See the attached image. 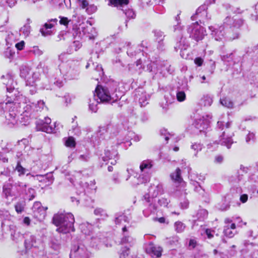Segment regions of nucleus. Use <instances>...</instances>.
Returning a JSON list of instances; mask_svg holds the SVG:
<instances>
[{"label": "nucleus", "mask_w": 258, "mask_h": 258, "mask_svg": "<svg viewBox=\"0 0 258 258\" xmlns=\"http://www.w3.org/2000/svg\"><path fill=\"white\" fill-rule=\"evenodd\" d=\"M3 83L7 89V98L6 108H9V112L6 116L7 123L14 125L18 123L19 115L22 119L26 117L28 119L35 111H40L46 107L43 100H39L37 104H34L29 99L20 94L15 88L16 83L14 81V77L12 74L8 73L2 77Z\"/></svg>", "instance_id": "f257e3e1"}, {"label": "nucleus", "mask_w": 258, "mask_h": 258, "mask_svg": "<svg viewBox=\"0 0 258 258\" xmlns=\"http://www.w3.org/2000/svg\"><path fill=\"white\" fill-rule=\"evenodd\" d=\"M52 221L53 223L58 227L57 231L58 232L68 233L75 231V218L71 213L55 214L53 217Z\"/></svg>", "instance_id": "f03ea898"}, {"label": "nucleus", "mask_w": 258, "mask_h": 258, "mask_svg": "<svg viewBox=\"0 0 258 258\" xmlns=\"http://www.w3.org/2000/svg\"><path fill=\"white\" fill-rule=\"evenodd\" d=\"M231 125L230 122L225 123L223 121H218L217 128L221 133H220L218 141H216L213 144L226 146L227 149H230L234 143L232 137L234 134L229 129Z\"/></svg>", "instance_id": "7ed1b4c3"}, {"label": "nucleus", "mask_w": 258, "mask_h": 258, "mask_svg": "<svg viewBox=\"0 0 258 258\" xmlns=\"http://www.w3.org/2000/svg\"><path fill=\"white\" fill-rule=\"evenodd\" d=\"M60 73L65 79H77L80 74L79 62L74 60H69L60 63L58 66Z\"/></svg>", "instance_id": "20e7f679"}, {"label": "nucleus", "mask_w": 258, "mask_h": 258, "mask_svg": "<svg viewBox=\"0 0 258 258\" xmlns=\"http://www.w3.org/2000/svg\"><path fill=\"white\" fill-rule=\"evenodd\" d=\"M170 177L175 183L176 186L174 195L176 197H179L186 195V189H185L186 183L181 177L180 169L177 168L175 172L170 174Z\"/></svg>", "instance_id": "39448f33"}, {"label": "nucleus", "mask_w": 258, "mask_h": 258, "mask_svg": "<svg viewBox=\"0 0 258 258\" xmlns=\"http://www.w3.org/2000/svg\"><path fill=\"white\" fill-rule=\"evenodd\" d=\"M189 37L197 41L202 40L206 35V30L198 22L192 23L187 27Z\"/></svg>", "instance_id": "423d86ee"}, {"label": "nucleus", "mask_w": 258, "mask_h": 258, "mask_svg": "<svg viewBox=\"0 0 258 258\" xmlns=\"http://www.w3.org/2000/svg\"><path fill=\"white\" fill-rule=\"evenodd\" d=\"M94 97L100 103L111 102L113 98L111 96L107 88L98 85L95 89Z\"/></svg>", "instance_id": "0eeeda50"}, {"label": "nucleus", "mask_w": 258, "mask_h": 258, "mask_svg": "<svg viewBox=\"0 0 258 258\" xmlns=\"http://www.w3.org/2000/svg\"><path fill=\"white\" fill-rule=\"evenodd\" d=\"M144 200V204L147 208L143 210V213L145 217H148L157 210V207L155 204L156 200L151 198L149 195H145Z\"/></svg>", "instance_id": "6e6552de"}, {"label": "nucleus", "mask_w": 258, "mask_h": 258, "mask_svg": "<svg viewBox=\"0 0 258 258\" xmlns=\"http://www.w3.org/2000/svg\"><path fill=\"white\" fill-rule=\"evenodd\" d=\"M212 118L211 114L203 116L195 120L194 125L200 133L205 132L210 127Z\"/></svg>", "instance_id": "1a4fd4ad"}, {"label": "nucleus", "mask_w": 258, "mask_h": 258, "mask_svg": "<svg viewBox=\"0 0 258 258\" xmlns=\"http://www.w3.org/2000/svg\"><path fill=\"white\" fill-rule=\"evenodd\" d=\"M95 181L91 180L90 182L81 181L79 184V187H78L77 193L79 195H82L85 197L86 194L90 192L93 190L96 189Z\"/></svg>", "instance_id": "9d476101"}, {"label": "nucleus", "mask_w": 258, "mask_h": 258, "mask_svg": "<svg viewBox=\"0 0 258 258\" xmlns=\"http://www.w3.org/2000/svg\"><path fill=\"white\" fill-rule=\"evenodd\" d=\"M111 148V150L109 149L105 150L102 159L105 162L111 160L110 163L114 165L116 163V160L118 159V155L117 150L114 148V146H112Z\"/></svg>", "instance_id": "9b49d317"}, {"label": "nucleus", "mask_w": 258, "mask_h": 258, "mask_svg": "<svg viewBox=\"0 0 258 258\" xmlns=\"http://www.w3.org/2000/svg\"><path fill=\"white\" fill-rule=\"evenodd\" d=\"M12 182V178H10L9 182H6L3 185V195L6 199L18 195Z\"/></svg>", "instance_id": "f8f14e48"}, {"label": "nucleus", "mask_w": 258, "mask_h": 258, "mask_svg": "<svg viewBox=\"0 0 258 258\" xmlns=\"http://www.w3.org/2000/svg\"><path fill=\"white\" fill-rule=\"evenodd\" d=\"M150 175L148 173H141L138 175L137 174L131 178V184L133 186H136L140 184L146 183L150 181Z\"/></svg>", "instance_id": "ddd939ff"}, {"label": "nucleus", "mask_w": 258, "mask_h": 258, "mask_svg": "<svg viewBox=\"0 0 258 258\" xmlns=\"http://www.w3.org/2000/svg\"><path fill=\"white\" fill-rule=\"evenodd\" d=\"M209 29L211 31V35L216 41H222L225 39V32L224 26H220L218 28L210 26Z\"/></svg>", "instance_id": "4468645a"}, {"label": "nucleus", "mask_w": 258, "mask_h": 258, "mask_svg": "<svg viewBox=\"0 0 258 258\" xmlns=\"http://www.w3.org/2000/svg\"><path fill=\"white\" fill-rule=\"evenodd\" d=\"M232 220L229 218H226L225 220V223L226 224L224 226V235L229 238H231L236 233V226L234 223H232Z\"/></svg>", "instance_id": "2eb2a0df"}, {"label": "nucleus", "mask_w": 258, "mask_h": 258, "mask_svg": "<svg viewBox=\"0 0 258 258\" xmlns=\"http://www.w3.org/2000/svg\"><path fill=\"white\" fill-rule=\"evenodd\" d=\"M135 93V99L138 101L141 107H144L148 103L149 96L147 95L142 89L136 90Z\"/></svg>", "instance_id": "dca6fc26"}, {"label": "nucleus", "mask_w": 258, "mask_h": 258, "mask_svg": "<svg viewBox=\"0 0 258 258\" xmlns=\"http://www.w3.org/2000/svg\"><path fill=\"white\" fill-rule=\"evenodd\" d=\"M162 248L152 242L148 243L146 246V252L152 256L159 257L162 255Z\"/></svg>", "instance_id": "f3484780"}, {"label": "nucleus", "mask_w": 258, "mask_h": 258, "mask_svg": "<svg viewBox=\"0 0 258 258\" xmlns=\"http://www.w3.org/2000/svg\"><path fill=\"white\" fill-rule=\"evenodd\" d=\"M243 254H248L249 258H258V245L252 243H248L245 248L242 250Z\"/></svg>", "instance_id": "a211bd4d"}, {"label": "nucleus", "mask_w": 258, "mask_h": 258, "mask_svg": "<svg viewBox=\"0 0 258 258\" xmlns=\"http://www.w3.org/2000/svg\"><path fill=\"white\" fill-rule=\"evenodd\" d=\"M130 227L124 225L122 228L123 237L121 239V244H127L130 246H133L135 243V239L130 235L128 229Z\"/></svg>", "instance_id": "6ab92c4d"}, {"label": "nucleus", "mask_w": 258, "mask_h": 258, "mask_svg": "<svg viewBox=\"0 0 258 258\" xmlns=\"http://www.w3.org/2000/svg\"><path fill=\"white\" fill-rule=\"evenodd\" d=\"M47 210V207H42L41 203L39 202H35L32 207V210L35 213V216H38L37 214H39V218L40 219L44 218L45 217Z\"/></svg>", "instance_id": "aec40b11"}, {"label": "nucleus", "mask_w": 258, "mask_h": 258, "mask_svg": "<svg viewBox=\"0 0 258 258\" xmlns=\"http://www.w3.org/2000/svg\"><path fill=\"white\" fill-rule=\"evenodd\" d=\"M154 34V37L156 41L158 43L157 48L159 49H162L164 45V39L165 37V35L164 32L160 30H154L153 31Z\"/></svg>", "instance_id": "412c9836"}, {"label": "nucleus", "mask_w": 258, "mask_h": 258, "mask_svg": "<svg viewBox=\"0 0 258 258\" xmlns=\"http://www.w3.org/2000/svg\"><path fill=\"white\" fill-rule=\"evenodd\" d=\"M130 218L128 216L125 215L123 213H118L115 215L114 222L116 225H122L123 227L125 225L126 223L128 224Z\"/></svg>", "instance_id": "4be33fe9"}, {"label": "nucleus", "mask_w": 258, "mask_h": 258, "mask_svg": "<svg viewBox=\"0 0 258 258\" xmlns=\"http://www.w3.org/2000/svg\"><path fill=\"white\" fill-rule=\"evenodd\" d=\"M57 20L56 19H51L48 23L44 24V27L40 29V31L43 36L51 35V29L55 24H56Z\"/></svg>", "instance_id": "5701e85b"}, {"label": "nucleus", "mask_w": 258, "mask_h": 258, "mask_svg": "<svg viewBox=\"0 0 258 258\" xmlns=\"http://www.w3.org/2000/svg\"><path fill=\"white\" fill-rule=\"evenodd\" d=\"M100 236V234L92 235L89 240V246L95 249H99L102 245Z\"/></svg>", "instance_id": "b1692460"}, {"label": "nucleus", "mask_w": 258, "mask_h": 258, "mask_svg": "<svg viewBox=\"0 0 258 258\" xmlns=\"http://www.w3.org/2000/svg\"><path fill=\"white\" fill-rule=\"evenodd\" d=\"M164 192L163 185L161 184H158L156 186H151L149 189V195L151 198H155L157 196L162 195Z\"/></svg>", "instance_id": "393cba45"}, {"label": "nucleus", "mask_w": 258, "mask_h": 258, "mask_svg": "<svg viewBox=\"0 0 258 258\" xmlns=\"http://www.w3.org/2000/svg\"><path fill=\"white\" fill-rule=\"evenodd\" d=\"M51 119L48 117L44 118V120L41 121V126L39 127V129L42 132H46L47 133H51L55 131L54 127H52L49 125L51 123Z\"/></svg>", "instance_id": "a878e982"}, {"label": "nucleus", "mask_w": 258, "mask_h": 258, "mask_svg": "<svg viewBox=\"0 0 258 258\" xmlns=\"http://www.w3.org/2000/svg\"><path fill=\"white\" fill-rule=\"evenodd\" d=\"M153 165V162L151 160H145L143 161L140 165V169L141 173L146 174V173H149V171L152 168Z\"/></svg>", "instance_id": "bb28decb"}, {"label": "nucleus", "mask_w": 258, "mask_h": 258, "mask_svg": "<svg viewBox=\"0 0 258 258\" xmlns=\"http://www.w3.org/2000/svg\"><path fill=\"white\" fill-rule=\"evenodd\" d=\"M235 29V28L232 27H229L228 29H226L225 38L228 40H232L237 38L239 36V33Z\"/></svg>", "instance_id": "cd10ccee"}, {"label": "nucleus", "mask_w": 258, "mask_h": 258, "mask_svg": "<svg viewBox=\"0 0 258 258\" xmlns=\"http://www.w3.org/2000/svg\"><path fill=\"white\" fill-rule=\"evenodd\" d=\"M189 46V43L186 39L182 36L180 37V40L176 43L174 47L176 51L178 50H185Z\"/></svg>", "instance_id": "c85d7f7f"}, {"label": "nucleus", "mask_w": 258, "mask_h": 258, "mask_svg": "<svg viewBox=\"0 0 258 258\" xmlns=\"http://www.w3.org/2000/svg\"><path fill=\"white\" fill-rule=\"evenodd\" d=\"M142 69V62L140 58L138 59L135 64L130 65L128 67V70L132 73L135 72L141 73Z\"/></svg>", "instance_id": "c756f323"}, {"label": "nucleus", "mask_w": 258, "mask_h": 258, "mask_svg": "<svg viewBox=\"0 0 258 258\" xmlns=\"http://www.w3.org/2000/svg\"><path fill=\"white\" fill-rule=\"evenodd\" d=\"M13 185L16 191H17V195L23 194L24 192H26V189L27 188V184L20 181L16 182Z\"/></svg>", "instance_id": "7c9ffc66"}, {"label": "nucleus", "mask_w": 258, "mask_h": 258, "mask_svg": "<svg viewBox=\"0 0 258 258\" xmlns=\"http://www.w3.org/2000/svg\"><path fill=\"white\" fill-rule=\"evenodd\" d=\"M40 74L38 73H33L32 76H30V78H28L26 81V85L27 86H33L34 85H37L36 82L39 80Z\"/></svg>", "instance_id": "2f4dec72"}, {"label": "nucleus", "mask_w": 258, "mask_h": 258, "mask_svg": "<svg viewBox=\"0 0 258 258\" xmlns=\"http://www.w3.org/2000/svg\"><path fill=\"white\" fill-rule=\"evenodd\" d=\"M80 229L84 234L89 235L92 233L93 228L91 224L85 222L80 225Z\"/></svg>", "instance_id": "473e14b6"}, {"label": "nucleus", "mask_w": 258, "mask_h": 258, "mask_svg": "<svg viewBox=\"0 0 258 258\" xmlns=\"http://www.w3.org/2000/svg\"><path fill=\"white\" fill-rule=\"evenodd\" d=\"M135 136V134L134 132L130 131L128 132L127 136L125 137V139H123V141L121 142H119L118 141L116 144V146L117 145L121 144L123 143V144L126 145V146H130L132 145V143L131 142V140L134 139V137Z\"/></svg>", "instance_id": "72a5a7b5"}, {"label": "nucleus", "mask_w": 258, "mask_h": 258, "mask_svg": "<svg viewBox=\"0 0 258 258\" xmlns=\"http://www.w3.org/2000/svg\"><path fill=\"white\" fill-rule=\"evenodd\" d=\"M31 71V68L26 66H22L20 68V77L26 80L28 78H30V73Z\"/></svg>", "instance_id": "f704fd0d"}, {"label": "nucleus", "mask_w": 258, "mask_h": 258, "mask_svg": "<svg viewBox=\"0 0 258 258\" xmlns=\"http://www.w3.org/2000/svg\"><path fill=\"white\" fill-rule=\"evenodd\" d=\"M50 83L51 84V85H46L45 88L47 90H52L55 89V87L60 88L63 85L62 81L59 79H56V78L51 79L50 80Z\"/></svg>", "instance_id": "c9c22d12"}, {"label": "nucleus", "mask_w": 258, "mask_h": 258, "mask_svg": "<svg viewBox=\"0 0 258 258\" xmlns=\"http://www.w3.org/2000/svg\"><path fill=\"white\" fill-rule=\"evenodd\" d=\"M159 72L160 73H162L164 72L165 71H166L169 74H172L173 72V69L171 68V66L169 64V63L166 61H163L161 64H159Z\"/></svg>", "instance_id": "e433bc0d"}, {"label": "nucleus", "mask_w": 258, "mask_h": 258, "mask_svg": "<svg viewBox=\"0 0 258 258\" xmlns=\"http://www.w3.org/2000/svg\"><path fill=\"white\" fill-rule=\"evenodd\" d=\"M100 102L97 100L96 97H94L90 99L89 108V109L93 112H96L98 110V104Z\"/></svg>", "instance_id": "4c0bfd02"}, {"label": "nucleus", "mask_w": 258, "mask_h": 258, "mask_svg": "<svg viewBox=\"0 0 258 258\" xmlns=\"http://www.w3.org/2000/svg\"><path fill=\"white\" fill-rule=\"evenodd\" d=\"M85 171L86 170L74 171L72 172V173L71 174L72 177L70 178V181L73 183L75 182V181L81 179L82 177L84 176L85 175L84 173H83V172H85Z\"/></svg>", "instance_id": "58836bf2"}, {"label": "nucleus", "mask_w": 258, "mask_h": 258, "mask_svg": "<svg viewBox=\"0 0 258 258\" xmlns=\"http://www.w3.org/2000/svg\"><path fill=\"white\" fill-rule=\"evenodd\" d=\"M36 238L33 235H31L29 238L25 240V244L26 248L29 249L33 246H35Z\"/></svg>", "instance_id": "ea45409f"}, {"label": "nucleus", "mask_w": 258, "mask_h": 258, "mask_svg": "<svg viewBox=\"0 0 258 258\" xmlns=\"http://www.w3.org/2000/svg\"><path fill=\"white\" fill-rule=\"evenodd\" d=\"M109 5L114 7L122 6L127 5L129 3V0H109Z\"/></svg>", "instance_id": "a19ab883"}, {"label": "nucleus", "mask_w": 258, "mask_h": 258, "mask_svg": "<svg viewBox=\"0 0 258 258\" xmlns=\"http://www.w3.org/2000/svg\"><path fill=\"white\" fill-rule=\"evenodd\" d=\"M16 0H0V8L5 9L7 5L12 7L16 5Z\"/></svg>", "instance_id": "79ce46f5"}, {"label": "nucleus", "mask_w": 258, "mask_h": 258, "mask_svg": "<svg viewBox=\"0 0 258 258\" xmlns=\"http://www.w3.org/2000/svg\"><path fill=\"white\" fill-rule=\"evenodd\" d=\"M203 147V145L201 143L195 142L192 143L190 148L195 152L194 155L197 157L198 153L201 151Z\"/></svg>", "instance_id": "37998d69"}, {"label": "nucleus", "mask_w": 258, "mask_h": 258, "mask_svg": "<svg viewBox=\"0 0 258 258\" xmlns=\"http://www.w3.org/2000/svg\"><path fill=\"white\" fill-rule=\"evenodd\" d=\"M82 46L81 43L79 41H74L70 46L69 50L68 51L72 53L74 51H77Z\"/></svg>", "instance_id": "c03bdc74"}, {"label": "nucleus", "mask_w": 258, "mask_h": 258, "mask_svg": "<svg viewBox=\"0 0 258 258\" xmlns=\"http://www.w3.org/2000/svg\"><path fill=\"white\" fill-rule=\"evenodd\" d=\"M208 211L205 209L199 210L196 214V217L200 221H203L208 216Z\"/></svg>", "instance_id": "a18cd8bd"}, {"label": "nucleus", "mask_w": 258, "mask_h": 258, "mask_svg": "<svg viewBox=\"0 0 258 258\" xmlns=\"http://www.w3.org/2000/svg\"><path fill=\"white\" fill-rule=\"evenodd\" d=\"M256 138L255 134L253 132H249L245 137V142L248 144H253L255 143Z\"/></svg>", "instance_id": "49530a36"}, {"label": "nucleus", "mask_w": 258, "mask_h": 258, "mask_svg": "<svg viewBox=\"0 0 258 258\" xmlns=\"http://www.w3.org/2000/svg\"><path fill=\"white\" fill-rule=\"evenodd\" d=\"M233 59V53H231L229 54L223 55L222 57V60L227 64L231 65Z\"/></svg>", "instance_id": "de8ad7c7"}, {"label": "nucleus", "mask_w": 258, "mask_h": 258, "mask_svg": "<svg viewBox=\"0 0 258 258\" xmlns=\"http://www.w3.org/2000/svg\"><path fill=\"white\" fill-rule=\"evenodd\" d=\"M220 102L222 105L227 108H232L233 107V103L229 98H223L220 100Z\"/></svg>", "instance_id": "09e8293b"}, {"label": "nucleus", "mask_w": 258, "mask_h": 258, "mask_svg": "<svg viewBox=\"0 0 258 258\" xmlns=\"http://www.w3.org/2000/svg\"><path fill=\"white\" fill-rule=\"evenodd\" d=\"M234 23V19L230 17H227L224 20L223 25L225 29H228L229 27L233 26V24Z\"/></svg>", "instance_id": "8fccbe9b"}, {"label": "nucleus", "mask_w": 258, "mask_h": 258, "mask_svg": "<svg viewBox=\"0 0 258 258\" xmlns=\"http://www.w3.org/2000/svg\"><path fill=\"white\" fill-rule=\"evenodd\" d=\"M31 30V27L29 24H26L24 25L20 30L21 33L23 34L25 36H28Z\"/></svg>", "instance_id": "3c124183"}, {"label": "nucleus", "mask_w": 258, "mask_h": 258, "mask_svg": "<svg viewBox=\"0 0 258 258\" xmlns=\"http://www.w3.org/2000/svg\"><path fill=\"white\" fill-rule=\"evenodd\" d=\"M176 98L179 102H182L186 98L185 93L184 91L180 90L178 89L176 92Z\"/></svg>", "instance_id": "603ef678"}, {"label": "nucleus", "mask_w": 258, "mask_h": 258, "mask_svg": "<svg viewBox=\"0 0 258 258\" xmlns=\"http://www.w3.org/2000/svg\"><path fill=\"white\" fill-rule=\"evenodd\" d=\"M202 101L205 106H210L213 103L212 98L208 95L204 96L203 97Z\"/></svg>", "instance_id": "864d4df0"}, {"label": "nucleus", "mask_w": 258, "mask_h": 258, "mask_svg": "<svg viewBox=\"0 0 258 258\" xmlns=\"http://www.w3.org/2000/svg\"><path fill=\"white\" fill-rule=\"evenodd\" d=\"M23 194H25L29 198V200L33 199L35 197V191L34 189L32 188H28L26 189V192Z\"/></svg>", "instance_id": "5fc2aeb1"}, {"label": "nucleus", "mask_w": 258, "mask_h": 258, "mask_svg": "<svg viewBox=\"0 0 258 258\" xmlns=\"http://www.w3.org/2000/svg\"><path fill=\"white\" fill-rule=\"evenodd\" d=\"M185 227L184 224L180 221H177L174 223V228L177 232H182Z\"/></svg>", "instance_id": "6e6d98bb"}, {"label": "nucleus", "mask_w": 258, "mask_h": 258, "mask_svg": "<svg viewBox=\"0 0 258 258\" xmlns=\"http://www.w3.org/2000/svg\"><path fill=\"white\" fill-rule=\"evenodd\" d=\"M94 213L95 215L100 216L102 218V219L105 218L107 217V214L106 211L101 208L96 209L94 210Z\"/></svg>", "instance_id": "4d7b16f0"}, {"label": "nucleus", "mask_w": 258, "mask_h": 258, "mask_svg": "<svg viewBox=\"0 0 258 258\" xmlns=\"http://www.w3.org/2000/svg\"><path fill=\"white\" fill-rule=\"evenodd\" d=\"M72 122L73 124L72 126V130H70V131H72L75 135L80 136L81 134V130L80 127L78 126L77 123L75 122L74 121H73Z\"/></svg>", "instance_id": "13d9d810"}, {"label": "nucleus", "mask_w": 258, "mask_h": 258, "mask_svg": "<svg viewBox=\"0 0 258 258\" xmlns=\"http://www.w3.org/2000/svg\"><path fill=\"white\" fill-rule=\"evenodd\" d=\"M106 133V130L105 127H101L99 128V130L97 133L96 137L98 138L100 140L104 139L105 136L104 134Z\"/></svg>", "instance_id": "bf43d9fd"}, {"label": "nucleus", "mask_w": 258, "mask_h": 258, "mask_svg": "<svg viewBox=\"0 0 258 258\" xmlns=\"http://www.w3.org/2000/svg\"><path fill=\"white\" fill-rule=\"evenodd\" d=\"M213 253L214 255L218 254L221 258H230L227 250L225 252H222L217 249H214Z\"/></svg>", "instance_id": "052dcab7"}, {"label": "nucleus", "mask_w": 258, "mask_h": 258, "mask_svg": "<svg viewBox=\"0 0 258 258\" xmlns=\"http://www.w3.org/2000/svg\"><path fill=\"white\" fill-rule=\"evenodd\" d=\"M213 253L214 255L218 254L221 258H230L227 250L225 252H222L217 249H214Z\"/></svg>", "instance_id": "680f3d73"}, {"label": "nucleus", "mask_w": 258, "mask_h": 258, "mask_svg": "<svg viewBox=\"0 0 258 258\" xmlns=\"http://www.w3.org/2000/svg\"><path fill=\"white\" fill-rule=\"evenodd\" d=\"M15 209L17 213L21 214L24 211V205L22 203H17L15 205Z\"/></svg>", "instance_id": "e2e57ef3"}, {"label": "nucleus", "mask_w": 258, "mask_h": 258, "mask_svg": "<svg viewBox=\"0 0 258 258\" xmlns=\"http://www.w3.org/2000/svg\"><path fill=\"white\" fill-rule=\"evenodd\" d=\"M156 64L154 62L150 63L147 66V70L150 72H154L156 74L158 73V71H159V68L157 69V70H156Z\"/></svg>", "instance_id": "0e129e2a"}, {"label": "nucleus", "mask_w": 258, "mask_h": 258, "mask_svg": "<svg viewBox=\"0 0 258 258\" xmlns=\"http://www.w3.org/2000/svg\"><path fill=\"white\" fill-rule=\"evenodd\" d=\"M15 170L19 172L20 176L24 174L26 172V169L21 165L20 162H18Z\"/></svg>", "instance_id": "69168bd1"}, {"label": "nucleus", "mask_w": 258, "mask_h": 258, "mask_svg": "<svg viewBox=\"0 0 258 258\" xmlns=\"http://www.w3.org/2000/svg\"><path fill=\"white\" fill-rule=\"evenodd\" d=\"M39 176H40V177L43 178L42 180L44 181L45 182H47L45 180H47V182H48V184H50V183H51L53 182V176L51 174H47V175H44V176L40 175Z\"/></svg>", "instance_id": "338daca9"}, {"label": "nucleus", "mask_w": 258, "mask_h": 258, "mask_svg": "<svg viewBox=\"0 0 258 258\" xmlns=\"http://www.w3.org/2000/svg\"><path fill=\"white\" fill-rule=\"evenodd\" d=\"M234 23L233 24L232 27L235 29H238L240 28L243 24V21L241 19H234Z\"/></svg>", "instance_id": "774afa93"}]
</instances>
